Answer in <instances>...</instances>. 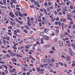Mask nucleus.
Segmentation results:
<instances>
[{
  "label": "nucleus",
  "mask_w": 75,
  "mask_h": 75,
  "mask_svg": "<svg viewBox=\"0 0 75 75\" xmlns=\"http://www.w3.org/2000/svg\"><path fill=\"white\" fill-rule=\"evenodd\" d=\"M42 39L45 40H48L49 39V37L47 36L44 35L43 36L42 38Z\"/></svg>",
  "instance_id": "nucleus-1"
},
{
  "label": "nucleus",
  "mask_w": 75,
  "mask_h": 75,
  "mask_svg": "<svg viewBox=\"0 0 75 75\" xmlns=\"http://www.w3.org/2000/svg\"><path fill=\"white\" fill-rule=\"evenodd\" d=\"M9 15L11 16L12 18H14L15 16L14 14H13L12 12H11L9 13Z\"/></svg>",
  "instance_id": "nucleus-2"
},
{
  "label": "nucleus",
  "mask_w": 75,
  "mask_h": 75,
  "mask_svg": "<svg viewBox=\"0 0 75 75\" xmlns=\"http://www.w3.org/2000/svg\"><path fill=\"white\" fill-rule=\"evenodd\" d=\"M67 58V59L66 60L68 61H70L71 60V57L70 56H68L66 57Z\"/></svg>",
  "instance_id": "nucleus-3"
},
{
  "label": "nucleus",
  "mask_w": 75,
  "mask_h": 75,
  "mask_svg": "<svg viewBox=\"0 0 75 75\" xmlns=\"http://www.w3.org/2000/svg\"><path fill=\"white\" fill-rule=\"evenodd\" d=\"M59 43L60 46H62V45H63V43H62V41H59Z\"/></svg>",
  "instance_id": "nucleus-4"
},
{
  "label": "nucleus",
  "mask_w": 75,
  "mask_h": 75,
  "mask_svg": "<svg viewBox=\"0 0 75 75\" xmlns=\"http://www.w3.org/2000/svg\"><path fill=\"white\" fill-rule=\"evenodd\" d=\"M14 35L16 36H18V35L17 34V31L16 30H14Z\"/></svg>",
  "instance_id": "nucleus-5"
},
{
  "label": "nucleus",
  "mask_w": 75,
  "mask_h": 75,
  "mask_svg": "<svg viewBox=\"0 0 75 75\" xmlns=\"http://www.w3.org/2000/svg\"><path fill=\"white\" fill-rule=\"evenodd\" d=\"M18 12L19 14V16H20V17H23V15H22V14L20 13V11H18Z\"/></svg>",
  "instance_id": "nucleus-6"
},
{
  "label": "nucleus",
  "mask_w": 75,
  "mask_h": 75,
  "mask_svg": "<svg viewBox=\"0 0 75 75\" xmlns=\"http://www.w3.org/2000/svg\"><path fill=\"white\" fill-rule=\"evenodd\" d=\"M70 55L71 56H73V55L74 54V52H72V51H70Z\"/></svg>",
  "instance_id": "nucleus-7"
},
{
  "label": "nucleus",
  "mask_w": 75,
  "mask_h": 75,
  "mask_svg": "<svg viewBox=\"0 0 75 75\" xmlns=\"http://www.w3.org/2000/svg\"><path fill=\"white\" fill-rule=\"evenodd\" d=\"M25 28L27 30H30V28L27 25L26 26Z\"/></svg>",
  "instance_id": "nucleus-8"
},
{
  "label": "nucleus",
  "mask_w": 75,
  "mask_h": 75,
  "mask_svg": "<svg viewBox=\"0 0 75 75\" xmlns=\"http://www.w3.org/2000/svg\"><path fill=\"white\" fill-rule=\"evenodd\" d=\"M63 10L65 11H67V8L65 7H63L62 8Z\"/></svg>",
  "instance_id": "nucleus-9"
},
{
  "label": "nucleus",
  "mask_w": 75,
  "mask_h": 75,
  "mask_svg": "<svg viewBox=\"0 0 75 75\" xmlns=\"http://www.w3.org/2000/svg\"><path fill=\"white\" fill-rule=\"evenodd\" d=\"M4 4V6H6V0H4L3 1Z\"/></svg>",
  "instance_id": "nucleus-10"
},
{
  "label": "nucleus",
  "mask_w": 75,
  "mask_h": 75,
  "mask_svg": "<svg viewBox=\"0 0 75 75\" xmlns=\"http://www.w3.org/2000/svg\"><path fill=\"white\" fill-rule=\"evenodd\" d=\"M45 60H48V59H42L41 60V61L42 62H44V61H45Z\"/></svg>",
  "instance_id": "nucleus-11"
},
{
  "label": "nucleus",
  "mask_w": 75,
  "mask_h": 75,
  "mask_svg": "<svg viewBox=\"0 0 75 75\" xmlns=\"http://www.w3.org/2000/svg\"><path fill=\"white\" fill-rule=\"evenodd\" d=\"M55 18H52L51 19V21H52L53 22H54V21H55Z\"/></svg>",
  "instance_id": "nucleus-12"
},
{
  "label": "nucleus",
  "mask_w": 75,
  "mask_h": 75,
  "mask_svg": "<svg viewBox=\"0 0 75 75\" xmlns=\"http://www.w3.org/2000/svg\"><path fill=\"white\" fill-rule=\"evenodd\" d=\"M6 58H10V55H9L8 54H6Z\"/></svg>",
  "instance_id": "nucleus-13"
},
{
  "label": "nucleus",
  "mask_w": 75,
  "mask_h": 75,
  "mask_svg": "<svg viewBox=\"0 0 75 75\" xmlns=\"http://www.w3.org/2000/svg\"><path fill=\"white\" fill-rule=\"evenodd\" d=\"M51 61L52 62H55V60L54 59H52Z\"/></svg>",
  "instance_id": "nucleus-14"
},
{
  "label": "nucleus",
  "mask_w": 75,
  "mask_h": 75,
  "mask_svg": "<svg viewBox=\"0 0 75 75\" xmlns=\"http://www.w3.org/2000/svg\"><path fill=\"white\" fill-rule=\"evenodd\" d=\"M44 32H42L40 33V36H42V35L44 34Z\"/></svg>",
  "instance_id": "nucleus-15"
},
{
  "label": "nucleus",
  "mask_w": 75,
  "mask_h": 75,
  "mask_svg": "<svg viewBox=\"0 0 75 75\" xmlns=\"http://www.w3.org/2000/svg\"><path fill=\"white\" fill-rule=\"evenodd\" d=\"M41 43L42 44H44V42H43V39L42 38H41Z\"/></svg>",
  "instance_id": "nucleus-16"
},
{
  "label": "nucleus",
  "mask_w": 75,
  "mask_h": 75,
  "mask_svg": "<svg viewBox=\"0 0 75 75\" xmlns=\"http://www.w3.org/2000/svg\"><path fill=\"white\" fill-rule=\"evenodd\" d=\"M30 8H34V5H32L31 6L30 5Z\"/></svg>",
  "instance_id": "nucleus-17"
},
{
  "label": "nucleus",
  "mask_w": 75,
  "mask_h": 75,
  "mask_svg": "<svg viewBox=\"0 0 75 75\" xmlns=\"http://www.w3.org/2000/svg\"><path fill=\"white\" fill-rule=\"evenodd\" d=\"M49 71L52 73H53L54 72V71L52 69H51L50 70H49Z\"/></svg>",
  "instance_id": "nucleus-18"
},
{
  "label": "nucleus",
  "mask_w": 75,
  "mask_h": 75,
  "mask_svg": "<svg viewBox=\"0 0 75 75\" xmlns=\"http://www.w3.org/2000/svg\"><path fill=\"white\" fill-rule=\"evenodd\" d=\"M64 34L65 35H68V36H69V34L68 33H67V32L64 33Z\"/></svg>",
  "instance_id": "nucleus-19"
},
{
  "label": "nucleus",
  "mask_w": 75,
  "mask_h": 75,
  "mask_svg": "<svg viewBox=\"0 0 75 75\" xmlns=\"http://www.w3.org/2000/svg\"><path fill=\"white\" fill-rule=\"evenodd\" d=\"M56 33H57L58 34V33H59V29H57L56 30Z\"/></svg>",
  "instance_id": "nucleus-20"
},
{
  "label": "nucleus",
  "mask_w": 75,
  "mask_h": 75,
  "mask_svg": "<svg viewBox=\"0 0 75 75\" xmlns=\"http://www.w3.org/2000/svg\"><path fill=\"white\" fill-rule=\"evenodd\" d=\"M45 33H47V32H48V30L47 29H45Z\"/></svg>",
  "instance_id": "nucleus-21"
},
{
  "label": "nucleus",
  "mask_w": 75,
  "mask_h": 75,
  "mask_svg": "<svg viewBox=\"0 0 75 75\" xmlns=\"http://www.w3.org/2000/svg\"><path fill=\"white\" fill-rule=\"evenodd\" d=\"M45 6H46L47 7L48 6V5L47 3V2H45Z\"/></svg>",
  "instance_id": "nucleus-22"
},
{
  "label": "nucleus",
  "mask_w": 75,
  "mask_h": 75,
  "mask_svg": "<svg viewBox=\"0 0 75 75\" xmlns=\"http://www.w3.org/2000/svg\"><path fill=\"white\" fill-rule=\"evenodd\" d=\"M52 49L53 50V51H55L56 50L55 49V48L54 47H52Z\"/></svg>",
  "instance_id": "nucleus-23"
},
{
  "label": "nucleus",
  "mask_w": 75,
  "mask_h": 75,
  "mask_svg": "<svg viewBox=\"0 0 75 75\" xmlns=\"http://www.w3.org/2000/svg\"><path fill=\"white\" fill-rule=\"evenodd\" d=\"M40 74H43V71L41 69L40 70Z\"/></svg>",
  "instance_id": "nucleus-24"
},
{
  "label": "nucleus",
  "mask_w": 75,
  "mask_h": 75,
  "mask_svg": "<svg viewBox=\"0 0 75 75\" xmlns=\"http://www.w3.org/2000/svg\"><path fill=\"white\" fill-rule=\"evenodd\" d=\"M12 2L13 3H16V1H15V0H12Z\"/></svg>",
  "instance_id": "nucleus-25"
},
{
  "label": "nucleus",
  "mask_w": 75,
  "mask_h": 75,
  "mask_svg": "<svg viewBox=\"0 0 75 75\" xmlns=\"http://www.w3.org/2000/svg\"><path fill=\"white\" fill-rule=\"evenodd\" d=\"M38 22H41V19H38Z\"/></svg>",
  "instance_id": "nucleus-26"
},
{
  "label": "nucleus",
  "mask_w": 75,
  "mask_h": 75,
  "mask_svg": "<svg viewBox=\"0 0 75 75\" xmlns=\"http://www.w3.org/2000/svg\"><path fill=\"white\" fill-rule=\"evenodd\" d=\"M2 52H3V53H4V54H7V52L4 50Z\"/></svg>",
  "instance_id": "nucleus-27"
},
{
  "label": "nucleus",
  "mask_w": 75,
  "mask_h": 75,
  "mask_svg": "<svg viewBox=\"0 0 75 75\" xmlns=\"http://www.w3.org/2000/svg\"><path fill=\"white\" fill-rule=\"evenodd\" d=\"M49 65H50V66H51V67H53L54 65V64H52L51 63H50Z\"/></svg>",
  "instance_id": "nucleus-28"
},
{
  "label": "nucleus",
  "mask_w": 75,
  "mask_h": 75,
  "mask_svg": "<svg viewBox=\"0 0 75 75\" xmlns=\"http://www.w3.org/2000/svg\"><path fill=\"white\" fill-rule=\"evenodd\" d=\"M50 54H53V53H54V52L52 50H51L50 52Z\"/></svg>",
  "instance_id": "nucleus-29"
},
{
  "label": "nucleus",
  "mask_w": 75,
  "mask_h": 75,
  "mask_svg": "<svg viewBox=\"0 0 75 75\" xmlns=\"http://www.w3.org/2000/svg\"><path fill=\"white\" fill-rule=\"evenodd\" d=\"M0 63L3 64H5V62H0Z\"/></svg>",
  "instance_id": "nucleus-30"
},
{
  "label": "nucleus",
  "mask_w": 75,
  "mask_h": 75,
  "mask_svg": "<svg viewBox=\"0 0 75 75\" xmlns=\"http://www.w3.org/2000/svg\"><path fill=\"white\" fill-rule=\"evenodd\" d=\"M5 72L6 73V74H7L8 73V70H6L5 71Z\"/></svg>",
  "instance_id": "nucleus-31"
},
{
  "label": "nucleus",
  "mask_w": 75,
  "mask_h": 75,
  "mask_svg": "<svg viewBox=\"0 0 75 75\" xmlns=\"http://www.w3.org/2000/svg\"><path fill=\"white\" fill-rule=\"evenodd\" d=\"M16 54H17V53L15 52L13 54V56H15V55H16Z\"/></svg>",
  "instance_id": "nucleus-32"
},
{
  "label": "nucleus",
  "mask_w": 75,
  "mask_h": 75,
  "mask_svg": "<svg viewBox=\"0 0 75 75\" xmlns=\"http://www.w3.org/2000/svg\"><path fill=\"white\" fill-rule=\"evenodd\" d=\"M13 48V49H14L15 50H17V47H15L14 46H13L12 47Z\"/></svg>",
  "instance_id": "nucleus-33"
},
{
  "label": "nucleus",
  "mask_w": 75,
  "mask_h": 75,
  "mask_svg": "<svg viewBox=\"0 0 75 75\" xmlns=\"http://www.w3.org/2000/svg\"><path fill=\"white\" fill-rule=\"evenodd\" d=\"M18 23H20V24H23V22L21 21H19Z\"/></svg>",
  "instance_id": "nucleus-34"
},
{
  "label": "nucleus",
  "mask_w": 75,
  "mask_h": 75,
  "mask_svg": "<svg viewBox=\"0 0 75 75\" xmlns=\"http://www.w3.org/2000/svg\"><path fill=\"white\" fill-rule=\"evenodd\" d=\"M23 67H25H25H28V65L27 64H26L25 65L24 64V65H23Z\"/></svg>",
  "instance_id": "nucleus-35"
},
{
  "label": "nucleus",
  "mask_w": 75,
  "mask_h": 75,
  "mask_svg": "<svg viewBox=\"0 0 75 75\" xmlns=\"http://www.w3.org/2000/svg\"><path fill=\"white\" fill-rule=\"evenodd\" d=\"M10 72L11 73H13L14 72V71H13V70H11L10 71Z\"/></svg>",
  "instance_id": "nucleus-36"
},
{
  "label": "nucleus",
  "mask_w": 75,
  "mask_h": 75,
  "mask_svg": "<svg viewBox=\"0 0 75 75\" xmlns=\"http://www.w3.org/2000/svg\"><path fill=\"white\" fill-rule=\"evenodd\" d=\"M72 28H73V29H75V25H73Z\"/></svg>",
  "instance_id": "nucleus-37"
},
{
  "label": "nucleus",
  "mask_w": 75,
  "mask_h": 75,
  "mask_svg": "<svg viewBox=\"0 0 75 75\" xmlns=\"http://www.w3.org/2000/svg\"><path fill=\"white\" fill-rule=\"evenodd\" d=\"M47 11H50V8H48L47 9Z\"/></svg>",
  "instance_id": "nucleus-38"
},
{
  "label": "nucleus",
  "mask_w": 75,
  "mask_h": 75,
  "mask_svg": "<svg viewBox=\"0 0 75 75\" xmlns=\"http://www.w3.org/2000/svg\"><path fill=\"white\" fill-rule=\"evenodd\" d=\"M24 48V47H23V46H21L20 47V50H21L22 48Z\"/></svg>",
  "instance_id": "nucleus-39"
},
{
  "label": "nucleus",
  "mask_w": 75,
  "mask_h": 75,
  "mask_svg": "<svg viewBox=\"0 0 75 75\" xmlns=\"http://www.w3.org/2000/svg\"><path fill=\"white\" fill-rule=\"evenodd\" d=\"M24 33H27V30H24Z\"/></svg>",
  "instance_id": "nucleus-40"
},
{
  "label": "nucleus",
  "mask_w": 75,
  "mask_h": 75,
  "mask_svg": "<svg viewBox=\"0 0 75 75\" xmlns=\"http://www.w3.org/2000/svg\"><path fill=\"white\" fill-rule=\"evenodd\" d=\"M8 52H9L10 53H11V51L10 50H8Z\"/></svg>",
  "instance_id": "nucleus-41"
},
{
  "label": "nucleus",
  "mask_w": 75,
  "mask_h": 75,
  "mask_svg": "<svg viewBox=\"0 0 75 75\" xmlns=\"http://www.w3.org/2000/svg\"><path fill=\"white\" fill-rule=\"evenodd\" d=\"M3 43L4 44H5L6 43V41L5 40H4L3 41Z\"/></svg>",
  "instance_id": "nucleus-42"
},
{
  "label": "nucleus",
  "mask_w": 75,
  "mask_h": 75,
  "mask_svg": "<svg viewBox=\"0 0 75 75\" xmlns=\"http://www.w3.org/2000/svg\"><path fill=\"white\" fill-rule=\"evenodd\" d=\"M41 23L42 24H45V22H44V21H42Z\"/></svg>",
  "instance_id": "nucleus-43"
},
{
  "label": "nucleus",
  "mask_w": 75,
  "mask_h": 75,
  "mask_svg": "<svg viewBox=\"0 0 75 75\" xmlns=\"http://www.w3.org/2000/svg\"><path fill=\"white\" fill-rule=\"evenodd\" d=\"M24 15L25 16H27V13H24Z\"/></svg>",
  "instance_id": "nucleus-44"
},
{
  "label": "nucleus",
  "mask_w": 75,
  "mask_h": 75,
  "mask_svg": "<svg viewBox=\"0 0 75 75\" xmlns=\"http://www.w3.org/2000/svg\"><path fill=\"white\" fill-rule=\"evenodd\" d=\"M64 36H65V35H64V34L61 35V37H64Z\"/></svg>",
  "instance_id": "nucleus-45"
},
{
  "label": "nucleus",
  "mask_w": 75,
  "mask_h": 75,
  "mask_svg": "<svg viewBox=\"0 0 75 75\" xmlns=\"http://www.w3.org/2000/svg\"><path fill=\"white\" fill-rule=\"evenodd\" d=\"M16 10H17L20 11V9L19 8H16Z\"/></svg>",
  "instance_id": "nucleus-46"
},
{
  "label": "nucleus",
  "mask_w": 75,
  "mask_h": 75,
  "mask_svg": "<svg viewBox=\"0 0 75 75\" xmlns=\"http://www.w3.org/2000/svg\"><path fill=\"white\" fill-rule=\"evenodd\" d=\"M69 51H70V52H71V51H72V49H71V48H69Z\"/></svg>",
  "instance_id": "nucleus-47"
},
{
  "label": "nucleus",
  "mask_w": 75,
  "mask_h": 75,
  "mask_svg": "<svg viewBox=\"0 0 75 75\" xmlns=\"http://www.w3.org/2000/svg\"><path fill=\"white\" fill-rule=\"evenodd\" d=\"M8 34H9V35H11V33H8Z\"/></svg>",
  "instance_id": "nucleus-48"
},
{
  "label": "nucleus",
  "mask_w": 75,
  "mask_h": 75,
  "mask_svg": "<svg viewBox=\"0 0 75 75\" xmlns=\"http://www.w3.org/2000/svg\"><path fill=\"white\" fill-rule=\"evenodd\" d=\"M62 13H63V14H65V11H63Z\"/></svg>",
  "instance_id": "nucleus-49"
},
{
  "label": "nucleus",
  "mask_w": 75,
  "mask_h": 75,
  "mask_svg": "<svg viewBox=\"0 0 75 75\" xmlns=\"http://www.w3.org/2000/svg\"><path fill=\"white\" fill-rule=\"evenodd\" d=\"M45 18L43 17L42 18V20H43V21H45Z\"/></svg>",
  "instance_id": "nucleus-50"
},
{
  "label": "nucleus",
  "mask_w": 75,
  "mask_h": 75,
  "mask_svg": "<svg viewBox=\"0 0 75 75\" xmlns=\"http://www.w3.org/2000/svg\"><path fill=\"white\" fill-rule=\"evenodd\" d=\"M37 5L38 7H40V4H38V3L37 4Z\"/></svg>",
  "instance_id": "nucleus-51"
},
{
  "label": "nucleus",
  "mask_w": 75,
  "mask_h": 75,
  "mask_svg": "<svg viewBox=\"0 0 75 75\" xmlns=\"http://www.w3.org/2000/svg\"><path fill=\"white\" fill-rule=\"evenodd\" d=\"M68 36L70 37V38H72V36H71L70 34H69Z\"/></svg>",
  "instance_id": "nucleus-52"
},
{
  "label": "nucleus",
  "mask_w": 75,
  "mask_h": 75,
  "mask_svg": "<svg viewBox=\"0 0 75 75\" xmlns=\"http://www.w3.org/2000/svg\"><path fill=\"white\" fill-rule=\"evenodd\" d=\"M4 67H5V69H8V68L7 67V66H4Z\"/></svg>",
  "instance_id": "nucleus-53"
},
{
  "label": "nucleus",
  "mask_w": 75,
  "mask_h": 75,
  "mask_svg": "<svg viewBox=\"0 0 75 75\" xmlns=\"http://www.w3.org/2000/svg\"><path fill=\"white\" fill-rule=\"evenodd\" d=\"M27 24L28 25H29V26H31V24L30 23H27Z\"/></svg>",
  "instance_id": "nucleus-54"
},
{
  "label": "nucleus",
  "mask_w": 75,
  "mask_h": 75,
  "mask_svg": "<svg viewBox=\"0 0 75 75\" xmlns=\"http://www.w3.org/2000/svg\"><path fill=\"white\" fill-rule=\"evenodd\" d=\"M0 4L1 5H3V3H2V1H0Z\"/></svg>",
  "instance_id": "nucleus-55"
},
{
  "label": "nucleus",
  "mask_w": 75,
  "mask_h": 75,
  "mask_svg": "<svg viewBox=\"0 0 75 75\" xmlns=\"http://www.w3.org/2000/svg\"><path fill=\"white\" fill-rule=\"evenodd\" d=\"M39 25H40V26H42V24H41V22H40L39 23Z\"/></svg>",
  "instance_id": "nucleus-56"
},
{
  "label": "nucleus",
  "mask_w": 75,
  "mask_h": 75,
  "mask_svg": "<svg viewBox=\"0 0 75 75\" xmlns=\"http://www.w3.org/2000/svg\"><path fill=\"white\" fill-rule=\"evenodd\" d=\"M67 19L68 20V19H69V20H71V21L72 20V19H71V18H67Z\"/></svg>",
  "instance_id": "nucleus-57"
},
{
  "label": "nucleus",
  "mask_w": 75,
  "mask_h": 75,
  "mask_svg": "<svg viewBox=\"0 0 75 75\" xmlns=\"http://www.w3.org/2000/svg\"><path fill=\"white\" fill-rule=\"evenodd\" d=\"M72 67H75V64L74 63L72 64Z\"/></svg>",
  "instance_id": "nucleus-58"
},
{
  "label": "nucleus",
  "mask_w": 75,
  "mask_h": 75,
  "mask_svg": "<svg viewBox=\"0 0 75 75\" xmlns=\"http://www.w3.org/2000/svg\"><path fill=\"white\" fill-rule=\"evenodd\" d=\"M38 2L39 3H41V0H38Z\"/></svg>",
  "instance_id": "nucleus-59"
},
{
  "label": "nucleus",
  "mask_w": 75,
  "mask_h": 75,
  "mask_svg": "<svg viewBox=\"0 0 75 75\" xmlns=\"http://www.w3.org/2000/svg\"><path fill=\"white\" fill-rule=\"evenodd\" d=\"M11 24L12 25H14V23L13 22H11Z\"/></svg>",
  "instance_id": "nucleus-60"
},
{
  "label": "nucleus",
  "mask_w": 75,
  "mask_h": 75,
  "mask_svg": "<svg viewBox=\"0 0 75 75\" xmlns=\"http://www.w3.org/2000/svg\"><path fill=\"white\" fill-rule=\"evenodd\" d=\"M58 24H59V25H61V22H58Z\"/></svg>",
  "instance_id": "nucleus-61"
},
{
  "label": "nucleus",
  "mask_w": 75,
  "mask_h": 75,
  "mask_svg": "<svg viewBox=\"0 0 75 75\" xmlns=\"http://www.w3.org/2000/svg\"><path fill=\"white\" fill-rule=\"evenodd\" d=\"M54 41H55V42H57V39L55 38L54 39Z\"/></svg>",
  "instance_id": "nucleus-62"
},
{
  "label": "nucleus",
  "mask_w": 75,
  "mask_h": 75,
  "mask_svg": "<svg viewBox=\"0 0 75 75\" xmlns=\"http://www.w3.org/2000/svg\"><path fill=\"white\" fill-rule=\"evenodd\" d=\"M8 28L9 29H11V28H12V27H11V26H9L8 27Z\"/></svg>",
  "instance_id": "nucleus-63"
},
{
  "label": "nucleus",
  "mask_w": 75,
  "mask_h": 75,
  "mask_svg": "<svg viewBox=\"0 0 75 75\" xmlns=\"http://www.w3.org/2000/svg\"><path fill=\"white\" fill-rule=\"evenodd\" d=\"M22 74L23 75H26V73H23Z\"/></svg>",
  "instance_id": "nucleus-64"
}]
</instances>
